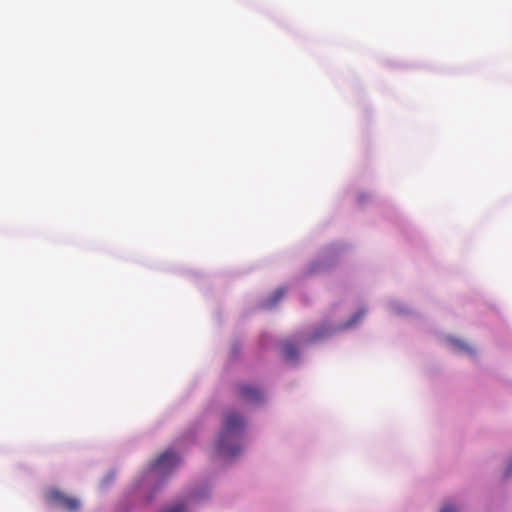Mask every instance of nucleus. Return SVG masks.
Instances as JSON below:
<instances>
[{
    "label": "nucleus",
    "mask_w": 512,
    "mask_h": 512,
    "mask_svg": "<svg viewBox=\"0 0 512 512\" xmlns=\"http://www.w3.org/2000/svg\"><path fill=\"white\" fill-rule=\"evenodd\" d=\"M47 499L51 504L61 507L69 512H76L80 508V502L78 499L69 497L58 490L50 491Z\"/></svg>",
    "instance_id": "3"
},
{
    "label": "nucleus",
    "mask_w": 512,
    "mask_h": 512,
    "mask_svg": "<svg viewBox=\"0 0 512 512\" xmlns=\"http://www.w3.org/2000/svg\"><path fill=\"white\" fill-rule=\"evenodd\" d=\"M238 396L246 403L257 404L262 402L263 393L257 387L242 384L238 386Z\"/></svg>",
    "instance_id": "4"
},
{
    "label": "nucleus",
    "mask_w": 512,
    "mask_h": 512,
    "mask_svg": "<svg viewBox=\"0 0 512 512\" xmlns=\"http://www.w3.org/2000/svg\"><path fill=\"white\" fill-rule=\"evenodd\" d=\"M458 509L454 505H445L440 512H457Z\"/></svg>",
    "instance_id": "9"
},
{
    "label": "nucleus",
    "mask_w": 512,
    "mask_h": 512,
    "mask_svg": "<svg viewBox=\"0 0 512 512\" xmlns=\"http://www.w3.org/2000/svg\"><path fill=\"white\" fill-rule=\"evenodd\" d=\"M512 472V460H511V463L509 464L508 468H507V474H510Z\"/></svg>",
    "instance_id": "11"
},
{
    "label": "nucleus",
    "mask_w": 512,
    "mask_h": 512,
    "mask_svg": "<svg viewBox=\"0 0 512 512\" xmlns=\"http://www.w3.org/2000/svg\"><path fill=\"white\" fill-rule=\"evenodd\" d=\"M180 461V457L173 450H167L154 461L151 470L160 474H167L176 468Z\"/></svg>",
    "instance_id": "2"
},
{
    "label": "nucleus",
    "mask_w": 512,
    "mask_h": 512,
    "mask_svg": "<svg viewBox=\"0 0 512 512\" xmlns=\"http://www.w3.org/2000/svg\"><path fill=\"white\" fill-rule=\"evenodd\" d=\"M244 428V420L237 413H229L223 423V427L217 443V451L225 457H233L237 455L239 449L232 446L238 434Z\"/></svg>",
    "instance_id": "1"
},
{
    "label": "nucleus",
    "mask_w": 512,
    "mask_h": 512,
    "mask_svg": "<svg viewBox=\"0 0 512 512\" xmlns=\"http://www.w3.org/2000/svg\"><path fill=\"white\" fill-rule=\"evenodd\" d=\"M285 295V289L284 288H278L275 290V292L272 294L271 298L267 301L268 307L275 306Z\"/></svg>",
    "instance_id": "6"
},
{
    "label": "nucleus",
    "mask_w": 512,
    "mask_h": 512,
    "mask_svg": "<svg viewBox=\"0 0 512 512\" xmlns=\"http://www.w3.org/2000/svg\"><path fill=\"white\" fill-rule=\"evenodd\" d=\"M165 512H185V506L183 503H177Z\"/></svg>",
    "instance_id": "7"
},
{
    "label": "nucleus",
    "mask_w": 512,
    "mask_h": 512,
    "mask_svg": "<svg viewBox=\"0 0 512 512\" xmlns=\"http://www.w3.org/2000/svg\"><path fill=\"white\" fill-rule=\"evenodd\" d=\"M365 314V311L364 310H359L354 316L353 318L351 319V321L349 322V324L347 326H350L352 325L353 323H356L360 318H362Z\"/></svg>",
    "instance_id": "8"
},
{
    "label": "nucleus",
    "mask_w": 512,
    "mask_h": 512,
    "mask_svg": "<svg viewBox=\"0 0 512 512\" xmlns=\"http://www.w3.org/2000/svg\"><path fill=\"white\" fill-rule=\"evenodd\" d=\"M282 350L286 358L293 359L297 356V347L291 340H285L281 344Z\"/></svg>",
    "instance_id": "5"
},
{
    "label": "nucleus",
    "mask_w": 512,
    "mask_h": 512,
    "mask_svg": "<svg viewBox=\"0 0 512 512\" xmlns=\"http://www.w3.org/2000/svg\"><path fill=\"white\" fill-rule=\"evenodd\" d=\"M323 335H324V333H323V332H321V331H317V332H315V334L313 335V339L320 338V337H322Z\"/></svg>",
    "instance_id": "10"
}]
</instances>
